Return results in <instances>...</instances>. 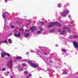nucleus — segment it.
<instances>
[{
	"label": "nucleus",
	"instance_id": "obj_34",
	"mask_svg": "<svg viewBox=\"0 0 78 78\" xmlns=\"http://www.w3.org/2000/svg\"><path fill=\"white\" fill-rule=\"evenodd\" d=\"M68 17L69 18H70L71 17V16H70V15H69L68 16Z\"/></svg>",
	"mask_w": 78,
	"mask_h": 78
},
{
	"label": "nucleus",
	"instance_id": "obj_33",
	"mask_svg": "<svg viewBox=\"0 0 78 78\" xmlns=\"http://www.w3.org/2000/svg\"><path fill=\"white\" fill-rule=\"evenodd\" d=\"M25 31L26 32H27V31H28V30H27V29H26V30H25Z\"/></svg>",
	"mask_w": 78,
	"mask_h": 78
},
{
	"label": "nucleus",
	"instance_id": "obj_14",
	"mask_svg": "<svg viewBox=\"0 0 78 78\" xmlns=\"http://www.w3.org/2000/svg\"><path fill=\"white\" fill-rule=\"evenodd\" d=\"M55 31V30L54 29H51V30H50L49 31V32L50 33H53V32H54Z\"/></svg>",
	"mask_w": 78,
	"mask_h": 78
},
{
	"label": "nucleus",
	"instance_id": "obj_2",
	"mask_svg": "<svg viewBox=\"0 0 78 78\" xmlns=\"http://www.w3.org/2000/svg\"><path fill=\"white\" fill-rule=\"evenodd\" d=\"M69 13V10H66L62 12L61 16L63 17H65L67 16V14H68Z\"/></svg>",
	"mask_w": 78,
	"mask_h": 78
},
{
	"label": "nucleus",
	"instance_id": "obj_11",
	"mask_svg": "<svg viewBox=\"0 0 78 78\" xmlns=\"http://www.w3.org/2000/svg\"><path fill=\"white\" fill-rule=\"evenodd\" d=\"M69 73L66 72L64 71L63 73H62V75H68Z\"/></svg>",
	"mask_w": 78,
	"mask_h": 78
},
{
	"label": "nucleus",
	"instance_id": "obj_45",
	"mask_svg": "<svg viewBox=\"0 0 78 78\" xmlns=\"http://www.w3.org/2000/svg\"><path fill=\"white\" fill-rule=\"evenodd\" d=\"M8 0L9 1V0Z\"/></svg>",
	"mask_w": 78,
	"mask_h": 78
},
{
	"label": "nucleus",
	"instance_id": "obj_5",
	"mask_svg": "<svg viewBox=\"0 0 78 78\" xmlns=\"http://www.w3.org/2000/svg\"><path fill=\"white\" fill-rule=\"evenodd\" d=\"M14 36H15V37H19L21 36V33L20 32H19L17 34H14Z\"/></svg>",
	"mask_w": 78,
	"mask_h": 78
},
{
	"label": "nucleus",
	"instance_id": "obj_8",
	"mask_svg": "<svg viewBox=\"0 0 78 78\" xmlns=\"http://www.w3.org/2000/svg\"><path fill=\"white\" fill-rule=\"evenodd\" d=\"M17 69L19 71H20V72L22 71V69L21 67L20 66H18Z\"/></svg>",
	"mask_w": 78,
	"mask_h": 78
},
{
	"label": "nucleus",
	"instance_id": "obj_28",
	"mask_svg": "<svg viewBox=\"0 0 78 78\" xmlns=\"http://www.w3.org/2000/svg\"><path fill=\"white\" fill-rule=\"evenodd\" d=\"M40 31H42V27H40Z\"/></svg>",
	"mask_w": 78,
	"mask_h": 78
},
{
	"label": "nucleus",
	"instance_id": "obj_25",
	"mask_svg": "<svg viewBox=\"0 0 78 78\" xmlns=\"http://www.w3.org/2000/svg\"><path fill=\"white\" fill-rule=\"evenodd\" d=\"M40 23H41V25H44L45 23H44V22H41Z\"/></svg>",
	"mask_w": 78,
	"mask_h": 78
},
{
	"label": "nucleus",
	"instance_id": "obj_27",
	"mask_svg": "<svg viewBox=\"0 0 78 78\" xmlns=\"http://www.w3.org/2000/svg\"><path fill=\"white\" fill-rule=\"evenodd\" d=\"M4 43H5L6 44H7L8 43V41H6V40L5 41L3 42Z\"/></svg>",
	"mask_w": 78,
	"mask_h": 78
},
{
	"label": "nucleus",
	"instance_id": "obj_19",
	"mask_svg": "<svg viewBox=\"0 0 78 78\" xmlns=\"http://www.w3.org/2000/svg\"><path fill=\"white\" fill-rule=\"evenodd\" d=\"M5 54H6V55H7L8 57H10L11 55L5 52Z\"/></svg>",
	"mask_w": 78,
	"mask_h": 78
},
{
	"label": "nucleus",
	"instance_id": "obj_16",
	"mask_svg": "<svg viewBox=\"0 0 78 78\" xmlns=\"http://www.w3.org/2000/svg\"><path fill=\"white\" fill-rule=\"evenodd\" d=\"M8 42L9 44H12V40L11 39H9Z\"/></svg>",
	"mask_w": 78,
	"mask_h": 78
},
{
	"label": "nucleus",
	"instance_id": "obj_41",
	"mask_svg": "<svg viewBox=\"0 0 78 78\" xmlns=\"http://www.w3.org/2000/svg\"><path fill=\"white\" fill-rule=\"evenodd\" d=\"M7 0H5V2H6L7 1Z\"/></svg>",
	"mask_w": 78,
	"mask_h": 78
},
{
	"label": "nucleus",
	"instance_id": "obj_38",
	"mask_svg": "<svg viewBox=\"0 0 78 78\" xmlns=\"http://www.w3.org/2000/svg\"><path fill=\"white\" fill-rule=\"evenodd\" d=\"M19 25H21V24L20 23V24H19Z\"/></svg>",
	"mask_w": 78,
	"mask_h": 78
},
{
	"label": "nucleus",
	"instance_id": "obj_42",
	"mask_svg": "<svg viewBox=\"0 0 78 78\" xmlns=\"http://www.w3.org/2000/svg\"><path fill=\"white\" fill-rule=\"evenodd\" d=\"M1 42H1V41H0V43H1Z\"/></svg>",
	"mask_w": 78,
	"mask_h": 78
},
{
	"label": "nucleus",
	"instance_id": "obj_32",
	"mask_svg": "<svg viewBox=\"0 0 78 78\" xmlns=\"http://www.w3.org/2000/svg\"><path fill=\"white\" fill-rule=\"evenodd\" d=\"M24 73H25L27 74H28V73H27V71H24Z\"/></svg>",
	"mask_w": 78,
	"mask_h": 78
},
{
	"label": "nucleus",
	"instance_id": "obj_43",
	"mask_svg": "<svg viewBox=\"0 0 78 78\" xmlns=\"http://www.w3.org/2000/svg\"><path fill=\"white\" fill-rule=\"evenodd\" d=\"M10 34H11V33H9Z\"/></svg>",
	"mask_w": 78,
	"mask_h": 78
},
{
	"label": "nucleus",
	"instance_id": "obj_9",
	"mask_svg": "<svg viewBox=\"0 0 78 78\" xmlns=\"http://www.w3.org/2000/svg\"><path fill=\"white\" fill-rule=\"evenodd\" d=\"M30 34L29 33H27L25 34V35H24V37H28L29 36V34Z\"/></svg>",
	"mask_w": 78,
	"mask_h": 78
},
{
	"label": "nucleus",
	"instance_id": "obj_29",
	"mask_svg": "<svg viewBox=\"0 0 78 78\" xmlns=\"http://www.w3.org/2000/svg\"><path fill=\"white\" fill-rule=\"evenodd\" d=\"M58 5L59 8H60V7H61V5L59 4H58Z\"/></svg>",
	"mask_w": 78,
	"mask_h": 78
},
{
	"label": "nucleus",
	"instance_id": "obj_44",
	"mask_svg": "<svg viewBox=\"0 0 78 78\" xmlns=\"http://www.w3.org/2000/svg\"><path fill=\"white\" fill-rule=\"evenodd\" d=\"M0 70H1V69L0 68Z\"/></svg>",
	"mask_w": 78,
	"mask_h": 78
},
{
	"label": "nucleus",
	"instance_id": "obj_1",
	"mask_svg": "<svg viewBox=\"0 0 78 78\" xmlns=\"http://www.w3.org/2000/svg\"><path fill=\"white\" fill-rule=\"evenodd\" d=\"M54 25L56 27H61V23L58 22H55L54 23L51 22L50 23L48 26V28H49L50 27H52Z\"/></svg>",
	"mask_w": 78,
	"mask_h": 78
},
{
	"label": "nucleus",
	"instance_id": "obj_23",
	"mask_svg": "<svg viewBox=\"0 0 78 78\" xmlns=\"http://www.w3.org/2000/svg\"><path fill=\"white\" fill-rule=\"evenodd\" d=\"M11 28L12 29V28H15V26H14L13 25H12L11 27Z\"/></svg>",
	"mask_w": 78,
	"mask_h": 78
},
{
	"label": "nucleus",
	"instance_id": "obj_13",
	"mask_svg": "<svg viewBox=\"0 0 78 78\" xmlns=\"http://www.w3.org/2000/svg\"><path fill=\"white\" fill-rule=\"evenodd\" d=\"M34 28H35V27H34V26H32V27L30 28L31 31H34Z\"/></svg>",
	"mask_w": 78,
	"mask_h": 78
},
{
	"label": "nucleus",
	"instance_id": "obj_7",
	"mask_svg": "<svg viewBox=\"0 0 78 78\" xmlns=\"http://www.w3.org/2000/svg\"><path fill=\"white\" fill-rule=\"evenodd\" d=\"M1 56L2 58H5V56H6V52L3 53H1Z\"/></svg>",
	"mask_w": 78,
	"mask_h": 78
},
{
	"label": "nucleus",
	"instance_id": "obj_24",
	"mask_svg": "<svg viewBox=\"0 0 78 78\" xmlns=\"http://www.w3.org/2000/svg\"><path fill=\"white\" fill-rule=\"evenodd\" d=\"M67 28H68L65 27L63 28V30H67Z\"/></svg>",
	"mask_w": 78,
	"mask_h": 78
},
{
	"label": "nucleus",
	"instance_id": "obj_6",
	"mask_svg": "<svg viewBox=\"0 0 78 78\" xmlns=\"http://www.w3.org/2000/svg\"><path fill=\"white\" fill-rule=\"evenodd\" d=\"M73 44L75 48H78V42L74 41L73 42Z\"/></svg>",
	"mask_w": 78,
	"mask_h": 78
},
{
	"label": "nucleus",
	"instance_id": "obj_4",
	"mask_svg": "<svg viewBox=\"0 0 78 78\" xmlns=\"http://www.w3.org/2000/svg\"><path fill=\"white\" fill-rule=\"evenodd\" d=\"M12 62H13V60L12 59H10L9 61L8 62V64L9 68L12 69Z\"/></svg>",
	"mask_w": 78,
	"mask_h": 78
},
{
	"label": "nucleus",
	"instance_id": "obj_10",
	"mask_svg": "<svg viewBox=\"0 0 78 78\" xmlns=\"http://www.w3.org/2000/svg\"><path fill=\"white\" fill-rule=\"evenodd\" d=\"M16 59H19L20 60H21V59H22V57L20 56H18L16 57Z\"/></svg>",
	"mask_w": 78,
	"mask_h": 78
},
{
	"label": "nucleus",
	"instance_id": "obj_35",
	"mask_svg": "<svg viewBox=\"0 0 78 78\" xmlns=\"http://www.w3.org/2000/svg\"><path fill=\"white\" fill-rule=\"evenodd\" d=\"M58 31H61V29H59V30H58Z\"/></svg>",
	"mask_w": 78,
	"mask_h": 78
},
{
	"label": "nucleus",
	"instance_id": "obj_15",
	"mask_svg": "<svg viewBox=\"0 0 78 78\" xmlns=\"http://www.w3.org/2000/svg\"><path fill=\"white\" fill-rule=\"evenodd\" d=\"M66 31L68 33H70V32H71V30H70V28H67V30H66Z\"/></svg>",
	"mask_w": 78,
	"mask_h": 78
},
{
	"label": "nucleus",
	"instance_id": "obj_26",
	"mask_svg": "<svg viewBox=\"0 0 78 78\" xmlns=\"http://www.w3.org/2000/svg\"><path fill=\"white\" fill-rule=\"evenodd\" d=\"M2 71L3 72V71H5V68H4L3 69H2Z\"/></svg>",
	"mask_w": 78,
	"mask_h": 78
},
{
	"label": "nucleus",
	"instance_id": "obj_30",
	"mask_svg": "<svg viewBox=\"0 0 78 78\" xmlns=\"http://www.w3.org/2000/svg\"><path fill=\"white\" fill-rule=\"evenodd\" d=\"M44 55H47V53L46 52H44Z\"/></svg>",
	"mask_w": 78,
	"mask_h": 78
},
{
	"label": "nucleus",
	"instance_id": "obj_39",
	"mask_svg": "<svg viewBox=\"0 0 78 78\" xmlns=\"http://www.w3.org/2000/svg\"><path fill=\"white\" fill-rule=\"evenodd\" d=\"M9 72H8L7 73V74H9Z\"/></svg>",
	"mask_w": 78,
	"mask_h": 78
},
{
	"label": "nucleus",
	"instance_id": "obj_21",
	"mask_svg": "<svg viewBox=\"0 0 78 78\" xmlns=\"http://www.w3.org/2000/svg\"><path fill=\"white\" fill-rule=\"evenodd\" d=\"M74 39H76L78 37V36L77 35H74L73 36Z\"/></svg>",
	"mask_w": 78,
	"mask_h": 78
},
{
	"label": "nucleus",
	"instance_id": "obj_46",
	"mask_svg": "<svg viewBox=\"0 0 78 78\" xmlns=\"http://www.w3.org/2000/svg\"><path fill=\"white\" fill-rule=\"evenodd\" d=\"M17 22H18V21H17Z\"/></svg>",
	"mask_w": 78,
	"mask_h": 78
},
{
	"label": "nucleus",
	"instance_id": "obj_31",
	"mask_svg": "<svg viewBox=\"0 0 78 78\" xmlns=\"http://www.w3.org/2000/svg\"><path fill=\"white\" fill-rule=\"evenodd\" d=\"M28 75L29 77H31V74H29Z\"/></svg>",
	"mask_w": 78,
	"mask_h": 78
},
{
	"label": "nucleus",
	"instance_id": "obj_18",
	"mask_svg": "<svg viewBox=\"0 0 78 78\" xmlns=\"http://www.w3.org/2000/svg\"><path fill=\"white\" fill-rule=\"evenodd\" d=\"M2 17L3 18L5 19V18H6V16H5V13H3L2 14Z\"/></svg>",
	"mask_w": 78,
	"mask_h": 78
},
{
	"label": "nucleus",
	"instance_id": "obj_36",
	"mask_svg": "<svg viewBox=\"0 0 78 78\" xmlns=\"http://www.w3.org/2000/svg\"><path fill=\"white\" fill-rule=\"evenodd\" d=\"M30 51H31V52L32 53L33 52V50H30Z\"/></svg>",
	"mask_w": 78,
	"mask_h": 78
},
{
	"label": "nucleus",
	"instance_id": "obj_22",
	"mask_svg": "<svg viewBox=\"0 0 78 78\" xmlns=\"http://www.w3.org/2000/svg\"><path fill=\"white\" fill-rule=\"evenodd\" d=\"M41 31L38 30L37 31V34H41Z\"/></svg>",
	"mask_w": 78,
	"mask_h": 78
},
{
	"label": "nucleus",
	"instance_id": "obj_37",
	"mask_svg": "<svg viewBox=\"0 0 78 78\" xmlns=\"http://www.w3.org/2000/svg\"><path fill=\"white\" fill-rule=\"evenodd\" d=\"M11 78H13V76H12L11 77Z\"/></svg>",
	"mask_w": 78,
	"mask_h": 78
},
{
	"label": "nucleus",
	"instance_id": "obj_17",
	"mask_svg": "<svg viewBox=\"0 0 78 78\" xmlns=\"http://www.w3.org/2000/svg\"><path fill=\"white\" fill-rule=\"evenodd\" d=\"M62 51L63 53H66V50L65 49H63L62 50Z\"/></svg>",
	"mask_w": 78,
	"mask_h": 78
},
{
	"label": "nucleus",
	"instance_id": "obj_20",
	"mask_svg": "<svg viewBox=\"0 0 78 78\" xmlns=\"http://www.w3.org/2000/svg\"><path fill=\"white\" fill-rule=\"evenodd\" d=\"M22 66H23V67H25V66H26V64H25V63H23L22 64Z\"/></svg>",
	"mask_w": 78,
	"mask_h": 78
},
{
	"label": "nucleus",
	"instance_id": "obj_40",
	"mask_svg": "<svg viewBox=\"0 0 78 78\" xmlns=\"http://www.w3.org/2000/svg\"><path fill=\"white\" fill-rule=\"evenodd\" d=\"M26 78H28V76H27Z\"/></svg>",
	"mask_w": 78,
	"mask_h": 78
},
{
	"label": "nucleus",
	"instance_id": "obj_12",
	"mask_svg": "<svg viewBox=\"0 0 78 78\" xmlns=\"http://www.w3.org/2000/svg\"><path fill=\"white\" fill-rule=\"evenodd\" d=\"M65 33H66V31H62L60 33V34L62 35L63 34H65Z\"/></svg>",
	"mask_w": 78,
	"mask_h": 78
},
{
	"label": "nucleus",
	"instance_id": "obj_3",
	"mask_svg": "<svg viewBox=\"0 0 78 78\" xmlns=\"http://www.w3.org/2000/svg\"><path fill=\"white\" fill-rule=\"evenodd\" d=\"M28 63L29 65H30L31 67H34V68L36 67H38V65H36V64H34V63H32L31 62V60H29Z\"/></svg>",
	"mask_w": 78,
	"mask_h": 78
}]
</instances>
